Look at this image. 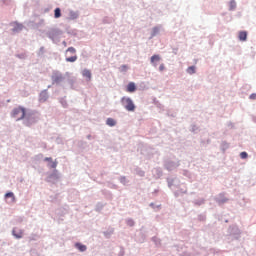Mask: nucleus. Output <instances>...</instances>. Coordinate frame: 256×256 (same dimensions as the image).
Segmentation results:
<instances>
[{
    "label": "nucleus",
    "instance_id": "obj_4",
    "mask_svg": "<svg viewBox=\"0 0 256 256\" xmlns=\"http://www.w3.org/2000/svg\"><path fill=\"white\" fill-rule=\"evenodd\" d=\"M44 161H49V167L51 168V169H56L57 168V161H53V158H51V157H46L45 159H44Z\"/></svg>",
    "mask_w": 256,
    "mask_h": 256
},
{
    "label": "nucleus",
    "instance_id": "obj_10",
    "mask_svg": "<svg viewBox=\"0 0 256 256\" xmlns=\"http://www.w3.org/2000/svg\"><path fill=\"white\" fill-rule=\"evenodd\" d=\"M6 199H12V203H15V194H13V192H8L5 195Z\"/></svg>",
    "mask_w": 256,
    "mask_h": 256
},
{
    "label": "nucleus",
    "instance_id": "obj_23",
    "mask_svg": "<svg viewBox=\"0 0 256 256\" xmlns=\"http://www.w3.org/2000/svg\"><path fill=\"white\" fill-rule=\"evenodd\" d=\"M18 29H23V25H18Z\"/></svg>",
    "mask_w": 256,
    "mask_h": 256
},
{
    "label": "nucleus",
    "instance_id": "obj_16",
    "mask_svg": "<svg viewBox=\"0 0 256 256\" xmlns=\"http://www.w3.org/2000/svg\"><path fill=\"white\" fill-rule=\"evenodd\" d=\"M66 53H71L72 55H75L77 53V50H75L74 47H69L67 50H66Z\"/></svg>",
    "mask_w": 256,
    "mask_h": 256
},
{
    "label": "nucleus",
    "instance_id": "obj_13",
    "mask_svg": "<svg viewBox=\"0 0 256 256\" xmlns=\"http://www.w3.org/2000/svg\"><path fill=\"white\" fill-rule=\"evenodd\" d=\"M66 61L68 63H75V61H77V55L66 58Z\"/></svg>",
    "mask_w": 256,
    "mask_h": 256
},
{
    "label": "nucleus",
    "instance_id": "obj_14",
    "mask_svg": "<svg viewBox=\"0 0 256 256\" xmlns=\"http://www.w3.org/2000/svg\"><path fill=\"white\" fill-rule=\"evenodd\" d=\"M150 61L151 63H155L156 61H161V57L159 55H153Z\"/></svg>",
    "mask_w": 256,
    "mask_h": 256
},
{
    "label": "nucleus",
    "instance_id": "obj_5",
    "mask_svg": "<svg viewBox=\"0 0 256 256\" xmlns=\"http://www.w3.org/2000/svg\"><path fill=\"white\" fill-rule=\"evenodd\" d=\"M136 90H137V86H135V83L130 82V83L127 85V92H128V93H135Z\"/></svg>",
    "mask_w": 256,
    "mask_h": 256
},
{
    "label": "nucleus",
    "instance_id": "obj_17",
    "mask_svg": "<svg viewBox=\"0 0 256 256\" xmlns=\"http://www.w3.org/2000/svg\"><path fill=\"white\" fill-rule=\"evenodd\" d=\"M159 33V27H154L152 29V37H155V35H157Z\"/></svg>",
    "mask_w": 256,
    "mask_h": 256
},
{
    "label": "nucleus",
    "instance_id": "obj_8",
    "mask_svg": "<svg viewBox=\"0 0 256 256\" xmlns=\"http://www.w3.org/2000/svg\"><path fill=\"white\" fill-rule=\"evenodd\" d=\"M106 125H108L109 127H115L117 125V122L113 118H108L106 120Z\"/></svg>",
    "mask_w": 256,
    "mask_h": 256
},
{
    "label": "nucleus",
    "instance_id": "obj_20",
    "mask_svg": "<svg viewBox=\"0 0 256 256\" xmlns=\"http://www.w3.org/2000/svg\"><path fill=\"white\" fill-rule=\"evenodd\" d=\"M127 225L129 227H133L135 225V222L133 220H127Z\"/></svg>",
    "mask_w": 256,
    "mask_h": 256
},
{
    "label": "nucleus",
    "instance_id": "obj_19",
    "mask_svg": "<svg viewBox=\"0 0 256 256\" xmlns=\"http://www.w3.org/2000/svg\"><path fill=\"white\" fill-rule=\"evenodd\" d=\"M240 157H241V159H247V157H248L247 152H241Z\"/></svg>",
    "mask_w": 256,
    "mask_h": 256
},
{
    "label": "nucleus",
    "instance_id": "obj_22",
    "mask_svg": "<svg viewBox=\"0 0 256 256\" xmlns=\"http://www.w3.org/2000/svg\"><path fill=\"white\" fill-rule=\"evenodd\" d=\"M250 99L255 100V99H256V94H255V93H254V94H251V95H250Z\"/></svg>",
    "mask_w": 256,
    "mask_h": 256
},
{
    "label": "nucleus",
    "instance_id": "obj_2",
    "mask_svg": "<svg viewBox=\"0 0 256 256\" xmlns=\"http://www.w3.org/2000/svg\"><path fill=\"white\" fill-rule=\"evenodd\" d=\"M12 117L16 119V121H21V119H25V108L23 107L15 108L12 111Z\"/></svg>",
    "mask_w": 256,
    "mask_h": 256
},
{
    "label": "nucleus",
    "instance_id": "obj_18",
    "mask_svg": "<svg viewBox=\"0 0 256 256\" xmlns=\"http://www.w3.org/2000/svg\"><path fill=\"white\" fill-rule=\"evenodd\" d=\"M79 17V15L75 12H70V18L71 19H77Z\"/></svg>",
    "mask_w": 256,
    "mask_h": 256
},
{
    "label": "nucleus",
    "instance_id": "obj_7",
    "mask_svg": "<svg viewBox=\"0 0 256 256\" xmlns=\"http://www.w3.org/2000/svg\"><path fill=\"white\" fill-rule=\"evenodd\" d=\"M82 75H83V77H86V79H88V81H91V70L84 69L82 71Z\"/></svg>",
    "mask_w": 256,
    "mask_h": 256
},
{
    "label": "nucleus",
    "instance_id": "obj_6",
    "mask_svg": "<svg viewBox=\"0 0 256 256\" xmlns=\"http://www.w3.org/2000/svg\"><path fill=\"white\" fill-rule=\"evenodd\" d=\"M12 233H13L14 237H16V239L23 238V230H21V229H14Z\"/></svg>",
    "mask_w": 256,
    "mask_h": 256
},
{
    "label": "nucleus",
    "instance_id": "obj_9",
    "mask_svg": "<svg viewBox=\"0 0 256 256\" xmlns=\"http://www.w3.org/2000/svg\"><path fill=\"white\" fill-rule=\"evenodd\" d=\"M239 40L240 41H247V31H241L239 32Z\"/></svg>",
    "mask_w": 256,
    "mask_h": 256
},
{
    "label": "nucleus",
    "instance_id": "obj_11",
    "mask_svg": "<svg viewBox=\"0 0 256 256\" xmlns=\"http://www.w3.org/2000/svg\"><path fill=\"white\" fill-rule=\"evenodd\" d=\"M76 247L79 251H87V246L81 244V243H76Z\"/></svg>",
    "mask_w": 256,
    "mask_h": 256
},
{
    "label": "nucleus",
    "instance_id": "obj_21",
    "mask_svg": "<svg viewBox=\"0 0 256 256\" xmlns=\"http://www.w3.org/2000/svg\"><path fill=\"white\" fill-rule=\"evenodd\" d=\"M159 71H165V64H161V65H160Z\"/></svg>",
    "mask_w": 256,
    "mask_h": 256
},
{
    "label": "nucleus",
    "instance_id": "obj_3",
    "mask_svg": "<svg viewBox=\"0 0 256 256\" xmlns=\"http://www.w3.org/2000/svg\"><path fill=\"white\" fill-rule=\"evenodd\" d=\"M61 81H63V75L59 72H55L52 75V83H56V85H59V83H61Z\"/></svg>",
    "mask_w": 256,
    "mask_h": 256
},
{
    "label": "nucleus",
    "instance_id": "obj_1",
    "mask_svg": "<svg viewBox=\"0 0 256 256\" xmlns=\"http://www.w3.org/2000/svg\"><path fill=\"white\" fill-rule=\"evenodd\" d=\"M121 103L126 111H135V104L133 103V100H131V98L123 97L121 99Z\"/></svg>",
    "mask_w": 256,
    "mask_h": 256
},
{
    "label": "nucleus",
    "instance_id": "obj_15",
    "mask_svg": "<svg viewBox=\"0 0 256 256\" xmlns=\"http://www.w3.org/2000/svg\"><path fill=\"white\" fill-rule=\"evenodd\" d=\"M187 73H188L189 75L195 74V66H190V67H188V68H187Z\"/></svg>",
    "mask_w": 256,
    "mask_h": 256
},
{
    "label": "nucleus",
    "instance_id": "obj_12",
    "mask_svg": "<svg viewBox=\"0 0 256 256\" xmlns=\"http://www.w3.org/2000/svg\"><path fill=\"white\" fill-rule=\"evenodd\" d=\"M54 17L55 19H59V17H61V8H56L54 10Z\"/></svg>",
    "mask_w": 256,
    "mask_h": 256
}]
</instances>
